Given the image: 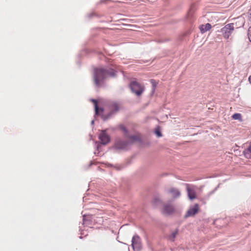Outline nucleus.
<instances>
[{
    "label": "nucleus",
    "instance_id": "nucleus-1",
    "mask_svg": "<svg viewBox=\"0 0 251 251\" xmlns=\"http://www.w3.org/2000/svg\"><path fill=\"white\" fill-rule=\"evenodd\" d=\"M117 72L111 67L96 68L94 70V83L97 87H99L100 82H102L108 76L115 77Z\"/></svg>",
    "mask_w": 251,
    "mask_h": 251
},
{
    "label": "nucleus",
    "instance_id": "nucleus-2",
    "mask_svg": "<svg viewBox=\"0 0 251 251\" xmlns=\"http://www.w3.org/2000/svg\"><path fill=\"white\" fill-rule=\"evenodd\" d=\"M132 144L130 141H124L120 138H116L113 148L116 150H127L129 145Z\"/></svg>",
    "mask_w": 251,
    "mask_h": 251
},
{
    "label": "nucleus",
    "instance_id": "nucleus-3",
    "mask_svg": "<svg viewBox=\"0 0 251 251\" xmlns=\"http://www.w3.org/2000/svg\"><path fill=\"white\" fill-rule=\"evenodd\" d=\"M129 87L132 92L138 96L141 95L145 89L144 87L142 86L136 81L130 82Z\"/></svg>",
    "mask_w": 251,
    "mask_h": 251
},
{
    "label": "nucleus",
    "instance_id": "nucleus-4",
    "mask_svg": "<svg viewBox=\"0 0 251 251\" xmlns=\"http://www.w3.org/2000/svg\"><path fill=\"white\" fill-rule=\"evenodd\" d=\"M99 138L100 141V143L97 145V150L100 151L101 145H106L110 142V137L106 133L105 130H102L99 135Z\"/></svg>",
    "mask_w": 251,
    "mask_h": 251
},
{
    "label": "nucleus",
    "instance_id": "nucleus-5",
    "mask_svg": "<svg viewBox=\"0 0 251 251\" xmlns=\"http://www.w3.org/2000/svg\"><path fill=\"white\" fill-rule=\"evenodd\" d=\"M234 29V24L230 23L226 25L221 29L220 32L226 39H228Z\"/></svg>",
    "mask_w": 251,
    "mask_h": 251
},
{
    "label": "nucleus",
    "instance_id": "nucleus-6",
    "mask_svg": "<svg viewBox=\"0 0 251 251\" xmlns=\"http://www.w3.org/2000/svg\"><path fill=\"white\" fill-rule=\"evenodd\" d=\"M131 246L134 251H141L142 250L141 240L139 235H135L132 237Z\"/></svg>",
    "mask_w": 251,
    "mask_h": 251
},
{
    "label": "nucleus",
    "instance_id": "nucleus-7",
    "mask_svg": "<svg viewBox=\"0 0 251 251\" xmlns=\"http://www.w3.org/2000/svg\"><path fill=\"white\" fill-rule=\"evenodd\" d=\"M199 211V204L196 203L194 206L190 207L188 209L186 214L184 216L185 218H187L188 217L194 216Z\"/></svg>",
    "mask_w": 251,
    "mask_h": 251
},
{
    "label": "nucleus",
    "instance_id": "nucleus-8",
    "mask_svg": "<svg viewBox=\"0 0 251 251\" xmlns=\"http://www.w3.org/2000/svg\"><path fill=\"white\" fill-rule=\"evenodd\" d=\"M175 211V208L173 205L170 203H166L163 205L162 213L164 214L171 215Z\"/></svg>",
    "mask_w": 251,
    "mask_h": 251
},
{
    "label": "nucleus",
    "instance_id": "nucleus-9",
    "mask_svg": "<svg viewBox=\"0 0 251 251\" xmlns=\"http://www.w3.org/2000/svg\"><path fill=\"white\" fill-rule=\"evenodd\" d=\"M93 223V217L91 215H84L83 216V224L89 226Z\"/></svg>",
    "mask_w": 251,
    "mask_h": 251
},
{
    "label": "nucleus",
    "instance_id": "nucleus-10",
    "mask_svg": "<svg viewBox=\"0 0 251 251\" xmlns=\"http://www.w3.org/2000/svg\"><path fill=\"white\" fill-rule=\"evenodd\" d=\"M186 185L187 194L189 199L191 200L195 199L196 197L195 191L189 187V185L188 184H186Z\"/></svg>",
    "mask_w": 251,
    "mask_h": 251
},
{
    "label": "nucleus",
    "instance_id": "nucleus-11",
    "mask_svg": "<svg viewBox=\"0 0 251 251\" xmlns=\"http://www.w3.org/2000/svg\"><path fill=\"white\" fill-rule=\"evenodd\" d=\"M179 229L176 228L174 231L172 232L171 234L167 235L166 236V239L171 242H174L175 240V238L176 235L178 234Z\"/></svg>",
    "mask_w": 251,
    "mask_h": 251
},
{
    "label": "nucleus",
    "instance_id": "nucleus-12",
    "mask_svg": "<svg viewBox=\"0 0 251 251\" xmlns=\"http://www.w3.org/2000/svg\"><path fill=\"white\" fill-rule=\"evenodd\" d=\"M168 192L172 195V196L174 198H178L180 196V191L177 189L175 188H171Z\"/></svg>",
    "mask_w": 251,
    "mask_h": 251
},
{
    "label": "nucleus",
    "instance_id": "nucleus-13",
    "mask_svg": "<svg viewBox=\"0 0 251 251\" xmlns=\"http://www.w3.org/2000/svg\"><path fill=\"white\" fill-rule=\"evenodd\" d=\"M126 138H127L128 139V140L127 141H130V142H132V144L134 142H135V141L139 142H141V138L139 137H138L137 135H130L129 134L128 136H127Z\"/></svg>",
    "mask_w": 251,
    "mask_h": 251
},
{
    "label": "nucleus",
    "instance_id": "nucleus-14",
    "mask_svg": "<svg viewBox=\"0 0 251 251\" xmlns=\"http://www.w3.org/2000/svg\"><path fill=\"white\" fill-rule=\"evenodd\" d=\"M243 153L246 158L248 159L251 158V141L248 148L245 149L243 151Z\"/></svg>",
    "mask_w": 251,
    "mask_h": 251
},
{
    "label": "nucleus",
    "instance_id": "nucleus-15",
    "mask_svg": "<svg viewBox=\"0 0 251 251\" xmlns=\"http://www.w3.org/2000/svg\"><path fill=\"white\" fill-rule=\"evenodd\" d=\"M117 128L119 129L123 132L124 135L125 137H126L127 136H128V134L129 133V131L128 129L126 128V127L124 125H119L117 126Z\"/></svg>",
    "mask_w": 251,
    "mask_h": 251
},
{
    "label": "nucleus",
    "instance_id": "nucleus-16",
    "mask_svg": "<svg viewBox=\"0 0 251 251\" xmlns=\"http://www.w3.org/2000/svg\"><path fill=\"white\" fill-rule=\"evenodd\" d=\"M211 25L207 23L205 25H201L200 29L202 33H203L207 31H208L210 30L211 28Z\"/></svg>",
    "mask_w": 251,
    "mask_h": 251
},
{
    "label": "nucleus",
    "instance_id": "nucleus-17",
    "mask_svg": "<svg viewBox=\"0 0 251 251\" xmlns=\"http://www.w3.org/2000/svg\"><path fill=\"white\" fill-rule=\"evenodd\" d=\"M114 114V111H110L107 114L101 115V117L104 121H106L109 119H110Z\"/></svg>",
    "mask_w": 251,
    "mask_h": 251
},
{
    "label": "nucleus",
    "instance_id": "nucleus-18",
    "mask_svg": "<svg viewBox=\"0 0 251 251\" xmlns=\"http://www.w3.org/2000/svg\"><path fill=\"white\" fill-rule=\"evenodd\" d=\"M111 111H114V113L117 112L119 110V104L117 102H113L110 106Z\"/></svg>",
    "mask_w": 251,
    "mask_h": 251
},
{
    "label": "nucleus",
    "instance_id": "nucleus-19",
    "mask_svg": "<svg viewBox=\"0 0 251 251\" xmlns=\"http://www.w3.org/2000/svg\"><path fill=\"white\" fill-rule=\"evenodd\" d=\"M90 100L93 102L95 107V114L98 113V101L96 99H92Z\"/></svg>",
    "mask_w": 251,
    "mask_h": 251
},
{
    "label": "nucleus",
    "instance_id": "nucleus-20",
    "mask_svg": "<svg viewBox=\"0 0 251 251\" xmlns=\"http://www.w3.org/2000/svg\"><path fill=\"white\" fill-rule=\"evenodd\" d=\"M154 132L158 137H161L162 136V134L160 131V127L159 126L155 128Z\"/></svg>",
    "mask_w": 251,
    "mask_h": 251
},
{
    "label": "nucleus",
    "instance_id": "nucleus-21",
    "mask_svg": "<svg viewBox=\"0 0 251 251\" xmlns=\"http://www.w3.org/2000/svg\"><path fill=\"white\" fill-rule=\"evenodd\" d=\"M232 117L234 120H241L242 119V116L240 113H235L232 116Z\"/></svg>",
    "mask_w": 251,
    "mask_h": 251
},
{
    "label": "nucleus",
    "instance_id": "nucleus-22",
    "mask_svg": "<svg viewBox=\"0 0 251 251\" xmlns=\"http://www.w3.org/2000/svg\"><path fill=\"white\" fill-rule=\"evenodd\" d=\"M153 201L154 203L156 205L162 203V200L159 197H155Z\"/></svg>",
    "mask_w": 251,
    "mask_h": 251
},
{
    "label": "nucleus",
    "instance_id": "nucleus-23",
    "mask_svg": "<svg viewBox=\"0 0 251 251\" xmlns=\"http://www.w3.org/2000/svg\"><path fill=\"white\" fill-rule=\"evenodd\" d=\"M151 82L152 84V91L154 92V90H155V88H156V83L155 81V80L154 79H151Z\"/></svg>",
    "mask_w": 251,
    "mask_h": 251
},
{
    "label": "nucleus",
    "instance_id": "nucleus-24",
    "mask_svg": "<svg viewBox=\"0 0 251 251\" xmlns=\"http://www.w3.org/2000/svg\"><path fill=\"white\" fill-rule=\"evenodd\" d=\"M104 111V109L102 107H99L98 106V113L97 114H95L96 115H100V112H103Z\"/></svg>",
    "mask_w": 251,
    "mask_h": 251
},
{
    "label": "nucleus",
    "instance_id": "nucleus-25",
    "mask_svg": "<svg viewBox=\"0 0 251 251\" xmlns=\"http://www.w3.org/2000/svg\"><path fill=\"white\" fill-rule=\"evenodd\" d=\"M96 14L94 13V12H92L89 14H88V17L89 18V19H91L92 18V17H93L94 16H96Z\"/></svg>",
    "mask_w": 251,
    "mask_h": 251
},
{
    "label": "nucleus",
    "instance_id": "nucleus-26",
    "mask_svg": "<svg viewBox=\"0 0 251 251\" xmlns=\"http://www.w3.org/2000/svg\"><path fill=\"white\" fill-rule=\"evenodd\" d=\"M216 189H217V188H215V189L214 190H213V191H212L210 192H209V195H210L213 194L214 193V191H215Z\"/></svg>",
    "mask_w": 251,
    "mask_h": 251
},
{
    "label": "nucleus",
    "instance_id": "nucleus-27",
    "mask_svg": "<svg viewBox=\"0 0 251 251\" xmlns=\"http://www.w3.org/2000/svg\"><path fill=\"white\" fill-rule=\"evenodd\" d=\"M248 38L250 42H251V34H249V36H248Z\"/></svg>",
    "mask_w": 251,
    "mask_h": 251
},
{
    "label": "nucleus",
    "instance_id": "nucleus-28",
    "mask_svg": "<svg viewBox=\"0 0 251 251\" xmlns=\"http://www.w3.org/2000/svg\"><path fill=\"white\" fill-rule=\"evenodd\" d=\"M249 81H250V83L251 84V75L249 78Z\"/></svg>",
    "mask_w": 251,
    "mask_h": 251
},
{
    "label": "nucleus",
    "instance_id": "nucleus-29",
    "mask_svg": "<svg viewBox=\"0 0 251 251\" xmlns=\"http://www.w3.org/2000/svg\"><path fill=\"white\" fill-rule=\"evenodd\" d=\"M94 120H92V121H91V124L92 125H94Z\"/></svg>",
    "mask_w": 251,
    "mask_h": 251
}]
</instances>
